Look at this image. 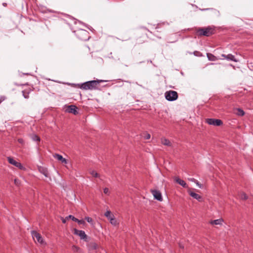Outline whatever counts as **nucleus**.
I'll return each instance as SVG.
<instances>
[{"label": "nucleus", "instance_id": "nucleus-1", "mask_svg": "<svg viewBox=\"0 0 253 253\" xmlns=\"http://www.w3.org/2000/svg\"><path fill=\"white\" fill-rule=\"evenodd\" d=\"M104 82L106 81L101 80L90 81L79 84V86L81 89L84 90H93L97 89L99 84Z\"/></svg>", "mask_w": 253, "mask_h": 253}, {"label": "nucleus", "instance_id": "nucleus-2", "mask_svg": "<svg viewBox=\"0 0 253 253\" xmlns=\"http://www.w3.org/2000/svg\"><path fill=\"white\" fill-rule=\"evenodd\" d=\"M214 28L209 26L205 28H199L196 30L197 35L199 36L209 37L214 33Z\"/></svg>", "mask_w": 253, "mask_h": 253}, {"label": "nucleus", "instance_id": "nucleus-3", "mask_svg": "<svg viewBox=\"0 0 253 253\" xmlns=\"http://www.w3.org/2000/svg\"><path fill=\"white\" fill-rule=\"evenodd\" d=\"M78 38L82 41H87L89 38V33L87 31L83 29H79L74 31Z\"/></svg>", "mask_w": 253, "mask_h": 253}, {"label": "nucleus", "instance_id": "nucleus-4", "mask_svg": "<svg viewBox=\"0 0 253 253\" xmlns=\"http://www.w3.org/2000/svg\"><path fill=\"white\" fill-rule=\"evenodd\" d=\"M166 99L169 101L176 100L178 98V93L173 90L167 91L165 93Z\"/></svg>", "mask_w": 253, "mask_h": 253}, {"label": "nucleus", "instance_id": "nucleus-5", "mask_svg": "<svg viewBox=\"0 0 253 253\" xmlns=\"http://www.w3.org/2000/svg\"><path fill=\"white\" fill-rule=\"evenodd\" d=\"M31 233L35 242H37L41 244H44V241L40 234L35 231H33Z\"/></svg>", "mask_w": 253, "mask_h": 253}, {"label": "nucleus", "instance_id": "nucleus-6", "mask_svg": "<svg viewBox=\"0 0 253 253\" xmlns=\"http://www.w3.org/2000/svg\"><path fill=\"white\" fill-rule=\"evenodd\" d=\"M206 123L209 125H213L214 126H220L222 124V122L219 119H207Z\"/></svg>", "mask_w": 253, "mask_h": 253}, {"label": "nucleus", "instance_id": "nucleus-7", "mask_svg": "<svg viewBox=\"0 0 253 253\" xmlns=\"http://www.w3.org/2000/svg\"><path fill=\"white\" fill-rule=\"evenodd\" d=\"M151 193L153 195L155 199H156L159 201H163L162 194L160 191L155 189H151Z\"/></svg>", "mask_w": 253, "mask_h": 253}, {"label": "nucleus", "instance_id": "nucleus-8", "mask_svg": "<svg viewBox=\"0 0 253 253\" xmlns=\"http://www.w3.org/2000/svg\"><path fill=\"white\" fill-rule=\"evenodd\" d=\"M74 233L80 236L81 239L85 240L87 238V235L85 234L84 231L83 230H79L77 229H74Z\"/></svg>", "mask_w": 253, "mask_h": 253}, {"label": "nucleus", "instance_id": "nucleus-9", "mask_svg": "<svg viewBox=\"0 0 253 253\" xmlns=\"http://www.w3.org/2000/svg\"><path fill=\"white\" fill-rule=\"evenodd\" d=\"M77 109L78 108L75 105H71L67 107L66 111L69 113H72L74 115H77L78 113Z\"/></svg>", "mask_w": 253, "mask_h": 253}, {"label": "nucleus", "instance_id": "nucleus-10", "mask_svg": "<svg viewBox=\"0 0 253 253\" xmlns=\"http://www.w3.org/2000/svg\"><path fill=\"white\" fill-rule=\"evenodd\" d=\"M32 90V89L31 86H26L25 88H24L22 91L24 97L27 99L29 97V94Z\"/></svg>", "mask_w": 253, "mask_h": 253}, {"label": "nucleus", "instance_id": "nucleus-11", "mask_svg": "<svg viewBox=\"0 0 253 253\" xmlns=\"http://www.w3.org/2000/svg\"><path fill=\"white\" fill-rule=\"evenodd\" d=\"M221 56L224 57V59H226L227 60L233 61L236 62L238 61V60H237L235 58V56L231 54H229L228 55L222 54H221Z\"/></svg>", "mask_w": 253, "mask_h": 253}, {"label": "nucleus", "instance_id": "nucleus-12", "mask_svg": "<svg viewBox=\"0 0 253 253\" xmlns=\"http://www.w3.org/2000/svg\"><path fill=\"white\" fill-rule=\"evenodd\" d=\"M174 180L176 182L178 183L183 187L187 188L188 187L186 183L183 180L180 179L178 177L175 176L174 177Z\"/></svg>", "mask_w": 253, "mask_h": 253}, {"label": "nucleus", "instance_id": "nucleus-13", "mask_svg": "<svg viewBox=\"0 0 253 253\" xmlns=\"http://www.w3.org/2000/svg\"><path fill=\"white\" fill-rule=\"evenodd\" d=\"M189 194L192 197L197 200L198 201L200 202L202 200V197L200 195L196 193H194L192 191H189Z\"/></svg>", "mask_w": 253, "mask_h": 253}, {"label": "nucleus", "instance_id": "nucleus-14", "mask_svg": "<svg viewBox=\"0 0 253 253\" xmlns=\"http://www.w3.org/2000/svg\"><path fill=\"white\" fill-rule=\"evenodd\" d=\"M39 171L43 174L45 177H48V172L47 169L42 167H39L38 168Z\"/></svg>", "mask_w": 253, "mask_h": 253}, {"label": "nucleus", "instance_id": "nucleus-15", "mask_svg": "<svg viewBox=\"0 0 253 253\" xmlns=\"http://www.w3.org/2000/svg\"><path fill=\"white\" fill-rule=\"evenodd\" d=\"M223 222V220L222 218H219L213 220H211L210 223L211 225H222Z\"/></svg>", "mask_w": 253, "mask_h": 253}, {"label": "nucleus", "instance_id": "nucleus-16", "mask_svg": "<svg viewBox=\"0 0 253 253\" xmlns=\"http://www.w3.org/2000/svg\"><path fill=\"white\" fill-rule=\"evenodd\" d=\"M54 157L57 160L60 161L62 163L67 164V163L66 159L64 158L61 155L59 154H56Z\"/></svg>", "mask_w": 253, "mask_h": 253}, {"label": "nucleus", "instance_id": "nucleus-17", "mask_svg": "<svg viewBox=\"0 0 253 253\" xmlns=\"http://www.w3.org/2000/svg\"><path fill=\"white\" fill-rule=\"evenodd\" d=\"M207 56L208 59L210 61H214L219 59V58H217L213 54L210 53H207Z\"/></svg>", "mask_w": 253, "mask_h": 253}, {"label": "nucleus", "instance_id": "nucleus-18", "mask_svg": "<svg viewBox=\"0 0 253 253\" xmlns=\"http://www.w3.org/2000/svg\"><path fill=\"white\" fill-rule=\"evenodd\" d=\"M8 162L11 165L16 167L18 162L16 161L14 159L11 157H7Z\"/></svg>", "mask_w": 253, "mask_h": 253}, {"label": "nucleus", "instance_id": "nucleus-19", "mask_svg": "<svg viewBox=\"0 0 253 253\" xmlns=\"http://www.w3.org/2000/svg\"><path fill=\"white\" fill-rule=\"evenodd\" d=\"M161 143L165 145L170 146L171 145L170 141L166 138H162Z\"/></svg>", "mask_w": 253, "mask_h": 253}, {"label": "nucleus", "instance_id": "nucleus-20", "mask_svg": "<svg viewBox=\"0 0 253 253\" xmlns=\"http://www.w3.org/2000/svg\"><path fill=\"white\" fill-rule=\"evenodd\" d=\"M88 247L90 249L95 250L98 248V245L96 243L92 242L88 244Z\"/></svg>", "mask_w": 253, "mask_h": 253}, {"label": "nucleus", "instance_id": "nucleus-21", "mask_svg": "<svg viewBox=\"0 0 253 253\" xmlns=\"http://www.w3.org/2000/svg\"><path fill=\"white\" fill-rule=\"evenodd\" d=\"M72 250L74 252H76V253L81 252V249L79 247H77L75 245H73L72 247Z\"/></svg>", "mask_w": 253, "mask_h": 253}, {"label": "nucleus", "instance_id": "nucleus-22", "mask_svg": "<svg viewBox=\"0 0 253 253\" xmlns=\"http://www.w3.org/2000/svg\"><path fill=\"white\" fill-rule=\"evenodd\" d=\"M105 216L107 217L108 219H110V218L114 216L113 215L111 214V212L109 211H108L105 212Z\"/></svg>", "mask_w": 253, "mask_h": 253}, {"label": "nucleus", "instance_id": "nucleus-23", "mask_svg": "<svg viewBox=\"0 0 253 253\" xmlns=\"http://www.w3.org/2000/svg\"><path fill=\"white\" fill-rule=\"evenodd\" d=\"M236 114L240 116H243L245 115V112L243 110L239 108L237 109V112L236 113Z\"/></svg>", "mask_w": 253, "mask_h": 253}, {"label": "nucleus", "instance_id": "nucleus-24", "mask_svg": "<svg viewBox=\"0 0 253 253\" xmlns=\"http://www.w3.org/2000/svg\"><path fill=\"white\" fill-rule=\"evenodd\" d=\"M110 222L113 225H116L117 224V221L115 218L114 216L110 218Z\"/></svg>", "mask_w": 253, "mask_h": 253}, {"label": "nucleus", "instance_id": "nucleus-25", "mask_svg": "<svg viewBox=\"0 0 253 253\" xmlns=\"http://www.w3.org/2000/svg\"><path fill=\"white\" fill-rule=\"evenodd\" d=\"M240 198L243 200H247L248 198V196L244 192H242L240 194Z\"/></svg>", "mask_w": 253, "mask_h": 253}, {"label": "nucleus", "instance_id": "nucleus-26", "mask_svg": "<svg viewBox=\"0 0 253 253\" xmlns=\"http://www.w3.org/2000/svg\"><path fill=\"white\" fill-rule=\"evenodd\" d=\"M90 174H91L93 176H94L95 177H99V174L94 170L90 171Z\"/></svg>", "mask_w": 253, "mask_h": 253}, {"label": "nucleus", "instance_id": "nucleus-27", "mask_svg": "<svg viewBox=\"0 0 253 253\" xmlns=\"http://www.w3.org/2000/svg\"><path fill=\"white\" fill-rule=\"evenodd\" d=\"M32 139L34 141H40V138L37 135H33L32 136Z\"/></svg>", "mask_w": 253, "mask_h": 253}, {"label": "nucleus", "instance_id": "nucleus-28", "mask_svg": "<svg viewBox=\"0 0 253 253\" xmlns=\"http://www.w3.org/2000/svg\"><path fill=\"white\" fill-rule=\"evenodd\" d=\"M66 218L67 219H71V220H73L74 221H76V220H78V219L77 218L75 217L74 216H73L72 215H70L67 216Z\"/></svg>", "mask_w": 253, "mask_h": 253}, {"label": "nucleus", "instance_id": "nucleus-29", "mask_svg": "<svg viewBox=\"0 0 253 253\" xmlns=\"http://www.w3.org/2000/svg\"><path fill=\"white\" fill-rule=\"evenodd\" d=\"M85 219L89 223L92 224L93 223V220L91 217H85Z\"/></svg>", "mask_w": 253, "mask_h": 253}, {"label": "nucleus", "instance_id": "nucleus-30", "mask_svg": "<svg viewBox=\"0 0 253 253\" xmlns=\"http://www.w3.org/2000/svg\"><path fill=\"white\" fill-rule=\"evenodd\" d=\"M76 222H77L79 224H82L84 225L85 224V222L84 220H79L78 219V220H76Z\"/></svg>", "mask_w": 253, "mask_h": 253}, {"label": "nucleus", "instance_id": "nucleus-31", "mask_svg": "<svg viewBox=\"0 0 253 253\" xmlns=\"http://www.w3.org/2000/svg\"><path fill=\"white\" fill-rule=\"evenodd\" d=\"M16 167L20 169H24V168L23 167V166L21 165V164L20 163H19V162Z\"/></svg>", "mask_w": 253, "mask_h": 253}, {"label": "nucleus", "instance_id": "nucleus-32", "mask_svg": "<svg viewBox=\"0 0 253 253\" xmlns=\"http://www.w3.org/2000/svg\"><path fill=\"white\" fill-rule=\"evenodd\" d=\"M14 183L17 186H19L20 184V181L19 179L15 178L14 179Z\"/></svg>", "mask_w": 253, "mask_h": 253}, {"label": "nucleus", "instance_id": "nucleus-33", "mask_svg": "<svg viewBox=\"0 0 253 253\" xmlns=\"http://www.w3.org/2000/svg\"><path fill=\"white\" fill-rule=\"evenodd\" d=\"M103 192L105 194H107V195H109V194H110L109 190L108 188H105L103 189Z\"/></svg>", "mask_w": 253, "mask_h": 253}, {"label": "nucleus", "instance_id": "nucleus-34", "mask_svg": "<svg viewBox=\"0 0 253 253\" xmlns=\"http://www.w3.org/2000/svg\"><path fill=\"white\" fill-rule=\"evenodd\" d=\"M159 26H157L156 28H155V31L154 32V33H155V35L156 34V32H161V31H159L158 30L159 29ZM157 37H158L159 38H161V37H159L158 35H156Z\"/></svg>", "mask_w": 253, "mask_h": 253}, {"label": "nucleus", "instance_id": "nucleus-35", "mask_svg": "<svg viewBox=\"0 0 253 253\" xmlns=\"http://www.w3.org/2000/svg\"><path fill=\"white\" fill-rule=\"evenodd\" d=\"M6 99V97L4 96H1L0 97V104L2 102H3L4 100H5Z\"/></svg>", "mask_w": 253, "mask_h": 253}, {"label": "nucleus", "instance_id": "nucleus-36", "mask_svg": "<svg viewBox=\"0 0 253 253\" xmlns=\"http://www.w3.org/2000/svg\"><path fill=\"white\" fill-rule=\"evenodd\" d=\"M144 137H145V139H149L150 138L151 135L149 133H146V135H145Z\"/></svg>", "mask_w": 253, "mask_h": 253}, {"label": "nucleus", "instance_id": "nucleus-37", "mask_svg": "<svg viewBox=\"0 0 253 253\" xmlns=\"http://www.w3.org/2000/svg\"><path fill=\"white\" fill-rule=\"evenodd\" d=\"M195 183L196 184V185L199 187V188H202V184H201L198 180H196V181L195 182Z\"/></svg>", "mask_w": 253, "mask_h": 253}, {"label": "nucleus", "instance_id": "nucleus-38", "mask_svg": "<svg viewBox=\"0 0 253 253\" xmlns=\"http://www.w3.org/2000/svg\"><path fill=\"white\" fill-rule=\"evenodd\" d=\"M18 142L20 144H23L24 143V140L22 138H18Z\"/></svg>", "mask_w": 253, "mask_h": 253}, {"label": "nucleus", "instance_id": "nucleus-39", "mask_svg": "<svg viewBox=\"0 0 253 253\" xmlns=\"http://www.w3.org/2000/svg\"><path fill=\"white\" fill-rule=\"evenodd\" d=\"M188 180L190 181H192V182H193L194 183H195V182L196 181V179H195V178H188Z\"/></svg>", "mask_w": 253, "mask_h": 253}, {"label": "nucleus", "instance_id": "nucleus-40", "mask_svg": "<svg viewBox=\"0 0 253 253\" xmlns=\"http://www.w3.org/2000/svg\"><path fill=\"white\" fill-rule=\"evenodd\" d=\"M62 221L63 223H65L66 222V220H68L66 217L65 218H64L63 217L61 218Z\"/></svg>", "mask_w": 253, "mask_h": 253}, {"label": "nucleus", "instance_id": "nucleus-41", "mask_svg": "<svg viewBox=\"0 0 253 253\" xmlns=\"http://www.w3.org/2000/svg\"><path fill=\"white\" fill-rule=\"evenodd\" d=\"M179 246H180V247L181 248H182V249H183V248H184V246H182V245H180V244L179 245Z\"/></svg>", "mask_w": 253, "mask_h": 253}]
</instances>
